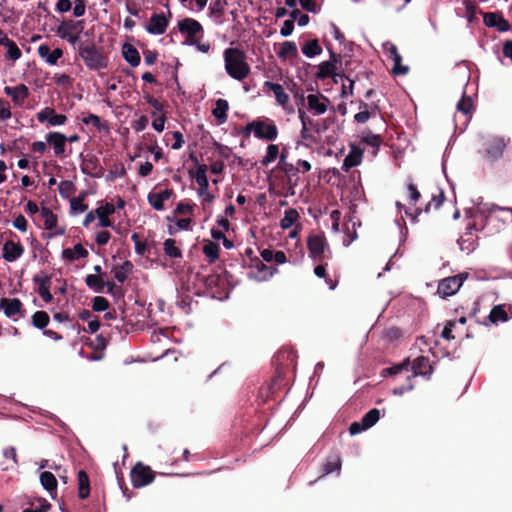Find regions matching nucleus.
Instances as JSON below:
<instances>
[{
  "instance_id": "f257e3e1",
  "label": "nucleus",
  "mask_w": 512,
  "mask_h": 512,
  "mask_svg": "<svg viewBox=\"0 0 512 512\" xmlns=\"http://www.w3.org/2000/svg\"><path fill=\"white\" fill-rule=\"evenodd\" d=\"M225 69L236 80L245 79L250 73L245 53L238 48H227L224 51Z\"/></svg>"
},
{
  "instance_id": "f03ea898",
  "label": "nucleus",
  "mask_w": 512,
  "mask_h": 512,
  "mask_svg": "<svg viewBox=\"0 0 512 512\" xmlns=\"http://www.w3.org/2000/svg\"><path fill=\"white\" fill-rule=\"evenodd\" d=\"M78 52L89 69L99 70L107 67L108 58L104 55L103 49L96 47L94 43H81Z\"/></svg>"
},
{
  "instance_id": "7ed1b4c3",
  "label": "nucleus",
  "mask_w": 512,
  "mask_h": 512,
  "mask_svg": "<svg viewBox=\"0 0 512 512\" xmlns=\"http://www.w3.org/2000/svg\"><path fill=\"white\" fill-rule=\"evenodd\" d=\"M508 141L497 135H491L484 139L481 154L489 162H496L502 158Z\"/></svg>"
},
{
  "instance_id": "20e7f679",
  "label": "nucleus",
  "mask_w": 512,
  "mask_h": 512,
  "mask_svg": "<svg viewBox=\"0 0 512 512\" xmlns=\"http://www.w3.org/2000/svg\"><path fill=\"white\" fill-rule=\"evenodd\" d=\"M467 273H461L455 276L447 277L442 279L437 288V294L441 298H447L458 292L462 286L464 280L467 278Z\"/></svg>"
},
{
  "instance_id": "39448f33",
  "label": "nucleus",
  "mask_w": 512,
  "mask_h": 512,
  "mask_svg": "<svg viewBox=\"0 0 512 512\" xmlns=\"http://www.w3.org/2000/svg\"><path fill=\"white\" fill-rule=\"evenodd\" d=\"M131 482L135 488L146 486L154 481L155 473L149 467L138 462L131 470Z\"/></svg>"
},
{
  "instance_id": "423d86ee",
  "label": "nucleus",
  "mask_w": 512,
  "mask_h": 512,
  "mask_svg": "<svg viewBox=\"0 0 512 512\" xmlns=\"http://www.w3.org/2000/svg\"><path fill=\"white\" fill-rule=\"evenodd\" d=\"M246 128L247 130L253 129L255 136L260 139L274 140L278 135L276 125L264 121H254L249 123Z\"/></svg>"
},
{
  "instance_id": "0eeeda50",
  "label": "nucleus",
  "mask_w": 512,
  "mask_h": 512,
  "mask_svg": "<svg viewBox=\"0 0 512 512\" xmlns=\"http://www.w3.org/2000/svg\"><path fill=\"white\" fill-rule=\"evenodd\" d=\"M207 169V165L202 164L198 166L195 175H193V172L191 170L189 171V173L192 177H195L196 182L199 185V195L203 196L204 202L209 204L213 201L214 196L208 192L209 183L206 176Z\"/></svg>"
},
{
  "instance_id": "6e6552de",
  "label": "nucleus",
  "mask_w": 512,
  "mask_h": 512,
  "mask_svg": "<svg viewBox=\"0 0 512 512\" xmlns=\"http://www.w3.org/2000/svg\"><path fill=\"white\" fill-rule=\"evenodd\" d=\"M179 31L186 34L187 42L191 45L197 43L196 35L203 31L201 24L192 18H185L178 23Z\"/></svg>"
},
{
  "instance_id": "1a4fd4ad",
  "label": "nucleus",
  "mask_w": 512,
  "mask_h": 512,
  "mask_svg": "<svg viewBox=\"0 0 512 512\" xmlns=\"http://www.w3.org/2000/svg\"><path fill=\"white\" fill-rule=\"evenodd\" d=\"M307 246L313 259L318 261L323 259V253L327 247V242L324 235L316 234L309 236Z\"/></svg>"
},
{
  "instance_id": "9d476101",
  "label": "nucleus",
  "mask_w": 512,
  "mask_h": 512,
  "mask_svg": "<svg viewBox=\"0 0 512 512\" xmlns=\"http://www.w3.org/2000/svg\"><path fill=\"white\" fill-rule=\"evenodd\" d=\"M483 14V22L485 26L496 28L499 32H506L511 29L509 22L503 18L499 12H485Z\"/></svg>"
},
{
  "instance_id": "9b49d317",
  "label": "nucleus",
  "mask_w": 512,
  "mask_h": 512,
  "mask_svg": "<svg viewBox=\"0 0 512 512\" xmlns=\"http://www.w3.org/2000/svg\"><path fill=\"white\" fill-rule=\"evenodd\" d=\"M47 143L52 145L56 156H63L67 137L59 132H51L46 135Z\"/></svg>"
},
{
  "instance_id": "f8f14e48",
  "label": "nucleus",
  "mask_w": 512,
  "mask_h": 512,
  "mask_svg": "<svg viewBox=\"0 0 512 512\" xmlns=\"http://www.w3.org/2000/svg\"><path fill=\"white\" fill-rule=\"evenodd\" d=\"M168 26V19L163 14H154L151 16L147 25V31L151 34H163Z\"/></svg>"
},
{
  "instance_id": "ddd939ff",
  "label": "nucleus",
  "mask_w": 512,
  "mask_h": 512,
  "mask_svg": "<svg viewBox=\"0 0 512 512\" xmlns=\"http://www.w3.org/2000/svg\"><path fill=\"white\" fill-rule=\"evenodd\" d=\"M4 91L18 106H21L29 95V90L24 84H20L16 87H5Z\"/></svg>"
},
{
  "instance_id": "4468645a",
  "label": "nucleus",
  "mask_w": 512,
  "mask_h": 512,
  "mask_svg": "<svg viewBox=\"0 0 512 512\" xmlns=\"http://www.w3.org/2000/svg\"><path fill=\"white\" fill-rule=\"evenodd\" d=\"M0 310H3L7 317H12L21 313L22 302L18 298H2L0 300Z\"/></svg>"
},
{
  "instance_id": "2eb2a0df",
  "label": "nucleus",
  "mask_w": 512,
  "mask_h": 512,
  "mask_svg": "<svg viewBox=\"0 0 512 512\" xmlns=\"http://www.w3.org/2000/svg\"><path fill=\"white\" fill-rule=\"evenodd\" d=\"M23 247L12 240L6 241L3 246V258L8 262H13L23 254Z\"/></svg>"
},
{
  "instance_id": "dca6fc26",
  "label": "nucleus",
  "mask_w": 512,
  "mask_h": 512,
  "mask_svg": "<svg viewBox=\"0 0 512 512\" xmlns=\"http://www.w3.org/2000/svg\"><path fill=\"white\" fill-rule=\"evenodd\" d=\"M307 102L309 109L315 111L316 114H323L327 110L329 99L323 95L309 94Z\"/></svg>"
},
{
  "instance_id": "f3484780",
  "label": "nucleus",
  "mask_w": 512,
  "mask_h": 512,
  "mask_svg": "<svg viewBox=\"0 0 512 512\" xmlns=\"http://www.w3.org/2000/svg\"><path fill=\"white\" fill-rule=\"evenodd\" d=\"M264 88L272 91L275 95L276 101L282 107H285L289 102V95L285 93L282 85L277 83H272L270 81H266L264 83Z\"/></svg>"
},
{
  "instance_id": "a211bd4d",
  "label": "nucleus",
  "mask_w": 512,
  "mask_h": 512,
  "mask_svg": "<svg viewBox=\"0 0 512 512\" xmlns=\"http://www.w3.org/2000/svg\"><path fill=\"white\" fill-rule=\"evenodd\" d=\"M50 276L46 275L44 277L41 276H35L34 282L39 285L38 293L41 296V298L45 302H50L52 300V294L50 293Z\"/></svg>"
},
{
  "instance_id": "6ab92c4d",
  "label": "nucleus",
  "mask_w": 512,
  "mask_h": 512,
  "mask_svg": "<svg viewBox=\"0 0 512 512\" xmlns=\"http://www.w3.org/2000/svg\"><path fill=\"white\" fill-rule=\"evenodd\" d=\"M78 479V497L82 500L90 495V480L88 474L84 470H80L77 474Z\"/></svg>"
},
{
  "instance_id": "aec40b11",
  "label": "nucleus",
  "mask_w": 512,
  "mask_h": 512,
  "mask_svg": "<svg viewBox=\"0 0 512 512\" xmlns=\"http://www.w3.org/2000/svg\"><path fill=\"white\" fill-rule=\"evenodd\" d=\"M115 207L111 203H106L104 206H100L95 210V213L97 214L99 218V225L101 227H110L112 226L111 220L108 218V215L114 213Z\"/></svg>"
},
{
  "instance_id": "412c9836",
  "label": "nucleus",
  "mask_w": 512,
  "mask_h": 512,
  "mask_svg": "<svg viewBox=\"0 0 512 512\" xmlns=\"http://www.w3.org/2000/svg\"><path fill=\"white\" fill-rule=\"evenodd\" d=\"M362 151L359 148L353 147L350 153L345 157L342 169L348 172L352 167L361 163Z\"/></svg>"
},
{
  "instance_id": "4be33fe9",
  "label": "nucleus",
  "mask_w": 512,
  "mask_h": 512,
  "mask_svg": "<svg viewBox=\"0 0 512 512\" xmlns=\"http://www.w3.org/2000/svg\"><path fill=\"white\" fill-rule=\"evenodd\" d=\"M172 190L165 189L159 193H153L148 196L149 203L156 210H162L164 208L163 202L168 200L172 195Z\"/></svg>"
},
{
  "instance_id": "5701e85b",
  "label": "nucleus",
  "mask_w": 512,
  "mask_h": 512,
  "mask_svg": "<svg viewBox=\"0 0 512 512\" xmlns=\"http://www.w3.org/2000/svg\"><path fill=\"white\" fill-rule=\"evenodd\" d=\"M38 53L42 58H45L46 61L54 65L57 63L58 59L62 56L63 52L60 48L54 49L52 52L47 45H41L38 48Z\"/></svg>"
},
{
  "instance_id": "b1692460",
  "label": "nucleus",
  "mask_w": 512,
  "mask_h": 512,
  "mask_svg": "<svg viewBox=\"0 0 512 512\" xmlns=\"http://www.w3.org/2000/svg\"><path fill=\"white\" fill-rule=\"evenodd\" d=\"M412 369L414 375H429L432 373V366L427 358L420 356L413 361Z\"/></svg>"
},
{
  "instance_id": "393cba45",
  "label": "nucleus",
  "mask_w": 512,
  "mask_h": 512,
  "mask_svg": "<svg viewBox=\"0 0 512 512\" xmlns=\"http://www.w3.org/2000/svg\"><path fill=\"white\" fill-rule=\"evenodd\" d=\"M124 59L133 67H136L140 63V55L137 49L131 44H124L122 48Z\"/></svg>"
},
{
  "instance_id": "a878e982",
  "label": "nucleus",
  "mask_w": 512,
  "mask_h": 512,
  "mask_svg": "<svg viewBox=\"0 0 512 512\" xmlns=\"http://www.w3.org/2000/svg\"><path fill=\"white\" fill-rule=\"evenodd\" d=\"M322 476L328 475L335 471L341 470V458L338 454L331 455L327 458L326 462L323 464L322 468Z\"/></svg>"
},
{
  "instance_id": "bb28decb",
  "label": "nucleus",
  "mask_w": 512,
  "mask_h": 512,
  "mask_svg": "<svg viewBox=\"0 0 512 512\" xmlns=\"http://www.w3.org/2000/svg\"><path fill=\"white\" fill-rule=\"evenodd\" d=\"M380 418H362L361 422H353L349 427L351 435H356L366 429L371 428Z\"/></svg>"
},
{
  "instance_id": "cd10ccee",
  "label": "nucleus",
  "mask_w": 512,
  "mask_h": 512,
  "mask_svg": "<svg viewBox=\"0 0 512 512\" xmlns=\"http://www.w3.org/2000/svg\"><path fill=\"white\" fill-rule=\"evenodd\" d=\"M133 264L130 261H125L121 265H116L113 268L114 277L120 282L123 283L128 275L132 272Z\"/></svg>"
},
{
  "instance_id": "c85d7f7f",
  "label": "nucleus",
  "mask_w": 512,
  "mask_h": 512,
  "mask_svg": "<svg viewBox=\"0 0 512 512\" xmlns=\"http://www.w3.org/2000/svg\"><path fill=\"white\" fill-rule=\"evenodd\" d=\"M338 68L339 67H337L336 64H334L333 62H322L318 66V71L316 72L315 76L316 78L321 80L326 79L328 77L334 76V73Z\"/></svg>"
},
{
  "instance_id": "c756f323",
  "label": "nucleus",
  "mask_w": 512,
  "mask_h": 512,
  "mask_svg": "<svg viewBox=\"0 0 512 512\" xmlns=\"http://www.w3.org/2000/svg\"><path fill=\"white\" fill-rule=\"evenodd\" d=\"M302 52L305 56L312 58L322 53V48L317 39H311L302 46Z\"/></svg>"
},
{
  "instance_id": "7c9ffc66",
  "label": "nucleus",
  "mask_w": 512,
  "mask_h": 512,
  "mask_svg": "<svg viewBox=\"0 0 512 512\" xmlns=\"http://www.w3.org/2000/svg\"><path fill=\"white\" fill-rule=\"evenodd\" d=\"M488 319L491 323L496 324L498 322L508 321L509 317L503 305H496L492 308Z\"/></svg>"
},
{
  "instance_id": "2f4dec72",
  "label": "nucleus",
  "mask_w": 512,
  "mask_h": 512,
  "mask_svg": "<svg viewBox=\"0 0 512 512\" xmlns=\"http://www.w3.org/2000/svg\"><path fill=\"white\" fill-rule=\"evenodd\" d=\"M41 485L49 492L56 491L57 479L52 472L44 471L40 474Z\"/></svg>"
},
{
  "instance_id": "473e14b6",
  "label": "nucleus",
  "mask_w": 512,
  "mask_h": 512,
  "mask_svg": "<svg viewBox=\"0 0 512 512\" xmlns=\"http://www.w3.org/2000/svg\"><path fill=\"white\" fill-rule=\"evenodd\" d=\"M228 108L229 105L226 100L218 99L216 101V107L213 109L212 114L219 120V123L226 121Z\"/></svg>"
},
{
  "instance_id": "72a5a7b5",
  "label": "nucleus",
  "mask_w": 512,
  "mask_h": 512,
  "mask_svg": "<svg viewBox=\"0 0 512 512\" xmlns=\"http://www.w3.org/2000/svg\"><path fill=\"white\" fill-rule=\"evenodd\" d=\"M219 250V245L212 241H206L203 246V253L206 255L210 263H213L218 259Z\"/></svg>"
},
{
  "instance_id": "f704fd0d",
  "label": "nucleus",
  "mask_w": 512,
  "mask_h": 512,
  "mask_svg": "<svg viewBox=\"0 0 512 512\" xmlns=\"http://www.w3.org/2000/svg\"><path fill=\"white\" fill-rule=\"evenodd\" d=\"M40 213L44 221L45 229L51 230L56 227L57 216L49 208L42 207Z\"/></svg>"
},
{
  "instance_id": "c9c22d12",
  "label": "nucleus",
  "mask_w": 512,
  "mask_h": 512,
  "mask_svg": "<svg viewBox=\"0 0 512 512\" xmlns=\"http://www.w3.org/2000/svg\"><path fill=\"white\" fill-rule=\"evenodd\" d=\"M298 217H299V214H298L297 210L290 208L285 211V215L280 221V226L283 229H288L295 223V221L298 219Z\"/></svg>"
},
{
  "instance_id": "e433bc0d",
  "label": "nucleus",
  "mask_w": 512,
  "mask_h": 512,
  "mask_svg": "<svg viewBox=\"0 0 512 512\" xmlns=\"http://www.w3.org/2000/svg\"><path fill=\"white\" fill-rule=\"evenodd\" d=\"M49 323V315L45 311H37L32 316V324L38 328L43 329Z\"/></svg>"
},
{
  "instance_id": "4c0bfd02",
  "label": "nucleus",
  "mask_w": 512,
  "mask_h": 512,
  "mask_svg": "<svg viewBox=\"0 0 512 512\" xmlns=\"http://www.w3.org/2000/svg\"><path fill=\"white\" fill-rule=\"evenodd\" d=\"M298 54L297 47L294 42L286 41L282 44V47L278 53V56L281 58L286 57H296Z\"/></svg>"
},
{
  "instance_id": "58836bf2",
  "label": "nucleus",
  "mask_w": 512,
  "mask_h": 512,
  "mask_svg": "<svg viewBox=\"0 0 512 512\" xmlns=\"http://www.w3.org/2000/svg\"><path fill=\"white\" fill-rule=\"evenodd\" d=\"M87 193L82 192L79 196L71 199L70 205L71 209L75 213H82L87 210V205L83 204L84 199L86 198Z\"/></svg>"
},
{
  "instance_id": "ea45409f",
  "label": "nucleus",
  "mask_w": 512,
  "mask_h": 512,
  "mask_svg": "<svg viewBox=\"0 0 512 512\" xmlns=\"http://www.w3.org/2000/svg\"><path fill=\"white\" fill-rule=\"evenodd\" d=\"M255 267L257 268L258 273L260 274L258 277L260 280L268 279L277 271L276 267L267 266V265L263 264L261 261H258L256 263Z\"/></svg>"
},
{
  "instance_id": "a19ab883",
  "label": "nucleus",
  "mask_w": 512,
  "mask_h": 512,
  "mask_svg": "<svg viewBox=\"0 0 512 512\" xmlns=\"http://www.w3.org/2000/svg\"><path fill=\"white\" fill-rule=\"evenodd\" d=\"M85 283L88 287L95 289L97 292H101L105 286V282L98 275H87L85 278Z\"/></svg>"
},
{
  "instance_id": "79ce46f5",
  "label": "nucleus",
  "mask_w": 512,
  "mask_h": 512,
  "mask_svg": "<svg viewBox=\"0 0 512 512\" xmlns=\"http://www.w3.org/2000/svg\"><path fill=\"white\" fill-rule=\"evenodd\" d=\"M164 251L166 255L172 258H180L182 256L181 250L175 245V240L171 238L165 240Z\"/></svg>"
},
{
  "instance_id": "37998d69",
  "label": "nucleus",
  "mask_w": 512,
  "mask_h": 512,
  "mask_svg": "<svg viewBox=\"0 0 512 512\" xmlns=\"http://www.w3.org/2000/svg\"><path fill=\"white\" fill-rule=\"evenodd\" d=\"M278 154H279L278 146L275 144H270L267 147V153H266L265 157H263V159L261 160V164L263 166H267L269 163H271L278 157Z\"/></svg>"
},
{
  "instance_id": "c03bdc74",
  "label": "nucleus",
  "mask_w": 512,
  "mask_h": 512,
  "mask_svg": "<svg viewBox=\"0 0 512 512\" xmlns=\"http://www.w3.org/2000/svg\"><path fill=\"white\" fill-rule=\"evenodd\" d=\"M109 308V302L106 298L102 296H96L92 300V309L94 311L100 312L105 311Z\"/></svg>"
},
{
  "instance_id": "a18cd8bd",
  "label": "nucleus",
  "mask_w": 512,
  "mask_h": 512,
  "mask_svg": "<svg viewBox=\"0 0 512 512\" xmlns=\"http://www.w3.org/2000/svg\"><path fill=\"white\" fill-rule=\"evenodd\" d=\"M473 108V103L470 97L463 96L457 104V110L464 115H468Z\"/></svg>"
},
{
  "instance_id": "49530a36",
  "label": "nucleus",
  "mask_w": 512,
  "mask_h": 512,
  "mask_svg": "<svg viewBox=\"0 0 512 512\" xmlns=\"http://www.w3.org/2000/svg\"><path fill=\"white\" fill-rule=\"evenodd\" d=\"M359 107L360 109H363V111H360L359 113L355 114L354 120L358 123H365L369 120L371 116L370 112L367 110L368 105L367 103L361 101Z\"/></svg>"
},
{
  "instance_id": "de8ad7c7",
  "label": "nucleus",
  "mask_w": 512,
  "mask_h": 512,
  "mask_svg": "<svg viewBox=\"0 0 512 512\" xmlns=\"http://www.w3.org/2000/svg\"><path fill=\"white\" fill-rule=\"evenodd\" d=\"M39 506L35 509H24L22 512H48L51 508V504L44 498L38 499Z\"/></svg>"
},
{
  "instance_id": "09e8293b",
  "label": "nucleus",
  "mask_w": 512,
  "mask_h": 512,
  "mask_svg": "<svg viewBox=\"0 0 512 512\" xmlns=\"http://www.w3.org/2000/svg\"><path fill=\"white\" fill-rule=\"evenodd\" d=\"M6 56L13 61L21 57V50L18 48L14 41L7 47Z\"/></svg>"
},
{
  "instance_id": "8fccbe9b",
  "label": "nucleus",
  "mask_w": 512,
  "mask_h": 512,
  "mask_svg": "<svg viewBox=\"0 0 512 512\" xmlns=\"http://www.w3.org/2000/svg\"><path fill=\"white\" fill-rule=\"evenodd\" d=\"M401 60H402L401 56H397L396 58L393 59V62H394L393 73L394 74L402 75V74H406L408 72V67L402 66Z\"/></svg>"
},
{
  "instance_id": "3c124183",
  "label": "nucleus",
  "mask_w": 512,
  "mask_h": 512,
  "mask_svg": "<svg viewBox=\"0 0 512 512\" xmlns=\"http://www.w3.org/2000/svg\"><path fill=\"white\" fill-rule=\"evenodd\" d=\"M11 117L9 103L3 99H0V119L7 120Z\"/></svg>"
},
{
  "instance_id": "603ef678",
  "label": "nucleus",
  "mask_w": 512,
  "mask_h": 512,
  "mask_svg": "<svg viewBox=\"0 0 512 512\" xmlns=\"http://www.w3.org/2000/svg\"><path fill=\"white\" fill-rule=\"evenodd\" d=\"M465 8H466V16L469 22H472L475 18L476 13V6L475 4L470 0L464 1Z\"/></svg>"
},
{
  "instance_id": "864d4df0",
  "label": "nucleus",
  "mask_w": 512,
  "mask_h": 512,
  "mask_svg": "<svg viewBox=\"0 0 512 512\" xmlns=\"http://www.w3.org/2000/svg\"><path fill=\"white\" fill-rule=\"evenodd\" d=\"M53 111H54L53 108L46 107L45 109H43L41 112H39L37 114L38 121L44 122L47 120L48 122H50V118H51V116H53Z\"/></svg>"
},
{
  "instance_id": "5fc2aeb1",
  "label": "nucleus",
  "mask_w": 512,
  "mask_h": 512,
  "mask_svg": "<svg viewBox=\"0 0 512 512\" xmlns=\"http://www.w3.org/2000/svg\"><path fill=\"white\" fill-rule=\"evenodd\" d=\"M66 121H67L66 115L56 114L55 110H54L53 116H51L49 124L52 126L63 125V124H65Z\"/></svg>"
},
{
  "instance_id": "6e6d98bb",
  "label": "nucleus",
  "mask_w": 512,
  "mask_h": 512,
  "mask_svg": "<svg viewBox=\"0 0 512 512\" xmlns=\"http://www.w3.org/2000/svg\"><path fill=\"white\" fill-rule=\"evenodd\" d=\"M84 124H92L97 129H101V121L100 118L95 114H89L87 117L83 118Z\"/></svg>"
},
{
  "instance_id": "4d7b16f0",
  "label": "nucleus",
  "mask_w": 512,
  "mask_h": 512,
  "mask_svg": "<svg viewBox=\"0 0 512 512\" xmlns=\"http://www.w3.org/2000/svg\"><path fill=\"white\" fill-rule=\"evenodd\" d=\"M13 226L22 232L27 230V221L23 215H18L13 221Z\"/></svg>"
},
{
  "instance_id": "13d9d810",
  "label": "nucleus",
  "mask_w": 512,
  "mask_h": 512,
  "mask_svg": "<svg viewBox=\"0 0 512 512\" xmlns=\"http://www.w3.org/2000/svg\"><path fill=\"white\" fill-rule=\"evenodd\" d=\"M294 29V22L293 20H286L283 23V26L280 30V34L284 37L289 36Z\"/></svg>"
},
{
  "instance_id": "bf43d9fd",
  "label": "nucleus",
  "mask_w": 512,
  "mask_h": 512,
  "mask_svg": "<svg viewBox=\"0 0 512 512\" xmlns=\"http://www.w3.org/2000/svg\"><path fill=\"white\" fill-rule=\"evenodd\" d=\"M85 13V0H75L73 14L75 17H80Z\"/></svg>"
},
{
  "instance_id": "052dcab7",
  "label": "nucleus",
  "mask_w": 512,
  "mask_h": 512,
  "mask_svg": "<svg viewBox=\"0 0 512 512\" xmlns=\"http://www.w3.org/2000/svg\"><path fill=\"white\" fill-rule=\"evenodd\" d=\"M346 79L349 81V84L348 85L342 84V87H341V97H346L347 95H352L353 94L354 82L355 81L349 79L348 77Z\"/></svg>"
},
{
  "instance_id": "680f3d73",
  "label": "nucleus",
  "mask_w": 512,
  "mask_h": 512,
  "mask_svg": "<svg viewBox=\"0 0 512 512\" xmlns=\"http://www.w3.org/2000/svg\"><path fill=\"white\" fill-rule=\"evenodd\" d=\"M455 325V321H448L447 324L445 325L443 331H442V337L447 339V340H450V339H453L454 336L452 335V328L454 327Z\"/></svg>"
},
{
  "instance_id": "e2e57ef3",
  "label": "nucleus",
  "mask_w": 512,
  "mask_h": 512,
  "mask_svg": "<svg viewBox=\"0 0 512 512\" xmlns=\"http://www.w3.org/2000/svg\"><path fill=\"white\" fill-rule=\"evenodd\" d=\"M3 456L7 459H12L15 465L18 464L17 453H16L15 447L11 446V447L4 449Z\"/></svg>"
},
{
  "instance_id": "0e129e2a",
  "label": "nucleus",
  "mask_w": 512,
  "mask_h": 512,
  "mask_svg": "<svg viewBox=\"0 0 512 512\" xmlns=\"http://www.w3.org/2000/svg\"><path fill=\"white\" fill-rule=\"evenodd\" d=\"M165 121L166 117L164 114H162L152 122V126L156 131L161 132L164 129Z\"/></svg>"
},
{
  "instance_id": "69168bd1",
  "label": "nucleus",
  "mask_w": 512,
  "mask_h": 512,
  "mask_svg": "<svg viewBox=\"0 0 512 512\" xmlns=\"http://www.w3.org/2000/svg\"><path fill=\"white\" fill-rule=\"evenodd\" d=\"M72 7L70 0H59L56 4V8L59 12H68Z\"/></svg>"
},
{
  "instance_id": "338daca9",
  "label": "nucleus",
  "mask_w": 512,
  "mask_h": 512,
  "mask_svg": "<svg viewBox=\"0 0 512 512\" xmlns=\"http://www.w3.org/2000/svg\"><path fill=\"white\" fill-rule=\"evenodd\" d=\"M110 239V233L108 231H100L96 236V242L98 245H105Z\"/></svg>"
},
{
  "instance_id": "774afa93",
  "label": "nucleus",
  "mask_w": 512,
  "mask_h": 512,
  "mask_svg": "<svg viewBox=\"0 0 512 512\" xmlns=\"http://www.w3.org/2000/svg\"><path fill=\"white\" fill-rule=\"evenodd\" d=\"M503 55L512 60V40H507L504 42Z\"/></svg>"
}]
</instances>
